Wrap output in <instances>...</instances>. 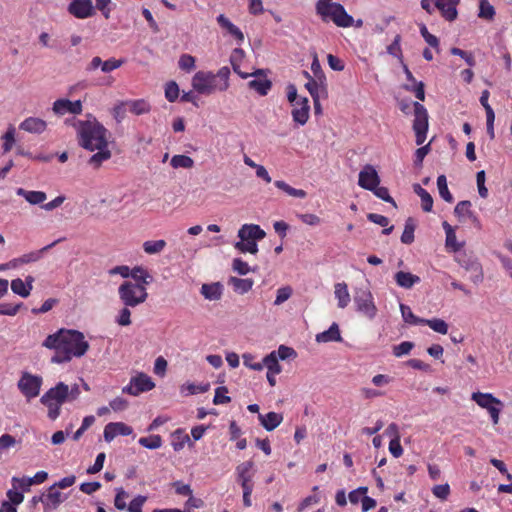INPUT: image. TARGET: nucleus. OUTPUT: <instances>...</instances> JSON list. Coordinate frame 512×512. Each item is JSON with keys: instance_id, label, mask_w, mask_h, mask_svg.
Here are the masks:
<instances>
[{"instance_id": "41", "label": "nucleus", "mask_w": 512, "mask_h": 512, "mask_svg": "<svg viewBox=\"0 0 512 512\" xmlns=\"http://www.w3.org/2000/svg\"><path fill=\"white\" fill-rule=\"evenodd\" d=\"M437 187L440 197L448 203L453 202L454 198L450 193L447 185V179L445 175H440L437 178Z\"/></svg>"}, {"instance_id": "20", "label": "nucleus", "mask_w": 512, "mask_h": 512, "mask_svg": "<svg viewBox=\"0 0 512 512\" xmlns=\"http://www.w3.org/2000/svg\"><path fill=\"white\" fill-rule=\"evenodd\" d=\"M47 127L46 122L43 119L36 117L26 118L20 123L19 128L29 133H42Z\"/></svg>"}, {"instance_id": "29", "label": "nucleus", "mask_w": 512, "mask_h": 512, "mask_svg": "<svg viewBox=\"0 0 512 512\" xmlns=\"http://www.w3.org/2000/svg\"><path fill=\"white\" fill-rule=\"evenodd\" d=\"M16 193L17 195L24 197L25 200L32 205L41 204L47 198L46 193L43 191H28L23 188H18Z\"/></svg>"}, {"instance_id": "10", "label": "nucleus", "mask_w": 512, "mask_h": 512, "mask_svg": "<svg viewBox=\"0 0 512 512\" xmlns=\"http://www.w3.org/2000/svg\"><path fill=\"white\" fill-rule=\"evenodd\" d=\"M354 302L357 310L369 319H373L376 316L377 308L374 304L373 295L368 289L357 291L354 297Z\"/></svg>"}, {"instance_id": "15", "label": "nucleus", "mask_w": 512, "mask_h": 512, "mask_svg": "<svg viewBox=\"0 0 512 512\" xmlns=\"http://www.w3.org/2000/svg\"><path fill=\"white\" fill-rule=\"evenodd\" d=\"M460 0H436L435 6L440 11L442 17L447 21H454L457 16V5Z\"/></svg>"}, {"instance_id": "45", "label": "nucleus", "mask_w": 512, "mask_h": 512, "mask_svg": "<svg viewBox=\"0 0 512 512\" xmlns=\"http://www.w3.org/2000/svg\"><path fill=\"white\" fill-rule=\"evenodd\" d=\"M415 224L412 218H408L405 223L404 231L401 235V242L411 244L414 241Z\"/></svg>"}, {"instance_id": "7", "label": "nucleus", "mask_w": 512, "mask_h": 512, "mask_svg": "<svg viewBox=\"0 0 512 512\" xmlns=\"http://www.w3.org/2000/svg\"><path fill=\"white\" fill-rule=\"evenodd\" d=\"M192 87L199 94L210 95L218 91L217 76L212 72L198 71L192 78Z\"/></svg>"}, {"instance_id": "38", "label": "nucleus", "mask_w": 512, "mask_h": 512, "mask_svg": "<svg viewBox=\"0 0 512 512\" xmlns=\"http://www.w3.org/2000/svg\"><path fill=\"white\" fill-rule=\"evenodd\" d=\"M167 243L165 240H148L143 243V250L149 255L158 254L164 250Z\"/></svg>"}, {"instance_id": "27", "label": "nucleus", "mask_w": 512, "mask_h": 512, "mask_svg": "<svg viewBox=\"0 0 512 512\" xmlns=\"http://www.w3.org/2000/svg\"><path fill=\"white\" fill-rule=\"evenodd\" d=\"M228 284L232 286L236 293L245 294L252 289L254 281L250 278L242 279L231 276L228 279Z\"/></svg>"}, {"instance_id": "2", "label": "nucleus", "mask_w": 512, "mask_h": 512, "mask_svg": "<svg viewBox=\"0 0 512 512\" xmlns=\"http://www.w3.org/2000/svg\"><path fill=\"white\" fill-rule=\"evenodd\" d=\"M73 126L77 131L79 145L89 151L97 150L89 158L88 163L93 168L98 169L112 155L108 149L107 129L96 119L93 121L78 120L73 122Z\"/></svg>"}, {"instance_id": "37", "label": "nucleus", "mask_w": 512, "mask_h": 512, "mask_svg": "<svg viewBox=\"0 0 512 512\" xmlns=\"http://www.w3.org/2000/svg\"><path fill=\"white\" fill-rule=\"evenodd\" d=\"M244 54L243 50L240 49V48H236L234 51H233V55L231 57V64L233 66V70L235 73H237L241 78L243 79H246L250 76H260V75H264V70L262 69H257L256 71H254L253 73H244L242 71H240L239 69V66L235 63V56L238 55L239 57H242Z\"/></svg>"}, {"instance_id": "63", "label": "nucleus", "mask_w": 512, "mask_h": 512, "mask_svg": "<svg viewBox=\"0 0 512 512\" xmlns=\"http://www.w3.org/2000/svg\"><path fill=\"white\" fill-rule=\"evenodd\" d=\"M146 500H147L146 496L138 495L137 497L132 499V501L126 507V509L128 510V512H142V507H143L144 503L146 502Z\"/></svg>"}, {"instance_id": "49", "label": "nucleus", "mask_w": 512, "mask_h": 512, "mask_svg": "<svg viewBox=\"0 0 512 512\" xmlns=\"http://www.w3.org/2000/svg\"><path fill=\"white\" fill-rule=\"evenodd\" d=\"M450 492L451 490L448 483L435 485L432 488V494L441 501H446L450 495Z\"/></svg>"}, {"instance_id": "11", "label": "nucleus", "mask_w": 512, "mask_h": 512, "mask_svg": "<svg viewBox=\"0 0 512 512\" xmlns=\"http://www.w3.org/2000/svg\"><path fill=\"white\" fill-rule=\"evenodd\" d=\"M67 12L77 19H87L95 15L92 0H70Z\"/></svg>"}, {"instance_id": "36", "label": "nucleus", "mask_w": 512, "mask_h": 512, "mask_svg": "<svg viewBox=\"0 0 512 512\" xmlns=\"http://www.w3.org/2000/svg\"><path fill=\"white\" fill-rule=\"evenodd\" d=\"M170 165L174 169H178V168L191 169L194 167V160L190 156L178 154V155H174L171 158Z\"/></svg>"}, {"instance_id": "60", "label": "nucleus", "mask_w": 512, "mask_h": 512, "mask_svg": "<svg viewBox=\"0 0 512 512\" xmlns=\"http://www.w3.org/2000/svg\"><path fill=\"white\" fill-rule=\"evenodd\" d=\"M232 269L239 275H246L250 272V267L247 262L241 258H235L232 262Z\"/></svg>"}, {"instance_id": "33", "label": "nucleus", "mask_w": 512, "mask_h": 512, "mask_svg": "<svg viewBox=\"0 0 512 512\" xmlns=\"http://www.w3.org/2000/svg\"><path fill=\"white\" fill-rule=\"evenodd\" d=\"M248 87L255 90L259 95L266 96L272 87L269 79H254L248 82Z\"/></svg>"}, {"instance_id": "50", "label": "nucleus", "mask_w": 512, "mask_h": 512, "mask_svg": "<svg viewBox=\"0 0 512 512\" xmlns=\"http://www.w3.org/2000/svg\"><path fill=\"white\" fill-rule=\"evenodd\" d=\"M227 393L228 389L225 386H220L216 388L213 403L215 405L230 403L231 398L226 395Z\"/></svg>"}, {"instance_id": "61", "label": "nucleus", "mask_w": 512, "mask_h": 512, "mask_svg": "<svg viewBox=\"0 0 512 512\" xmlns=\"http://www.w3.org/2000/svg\"><path fill=\"white\" fill-rule=\"evenodd\" d=\"M292 295V288L289 286L281 287L277 290L275 305H280L287 301Z\"/></svg>"}, {"instance_id": "40", "label": "nucleus", "mask_w": 512, "mask_h": 512, "mask_svg": "<svg viewBox=\"0 0 512 512\" xmlns=\"http://www.w3.org/2000/svg\"><path fill=\"white\" fill-rule=\"evenodd\" d=\"M494 16L495 9L493 5L490 4L489 0H479L478 17L481 19L491 21L494 19Z\"/></svg>"}, {"instance_id": "64", "label": "nucleus", "mask_w": 512, "mask_h": 512, "mask_svg": "<svg viewBox=\"0 0 512 512\" xmlns=\"http://www.w3.org/2000/svg\"><path fill=\"white\" fill-rule=\"evenodd\" d=\"M128 498V493L124 491L122 488L118 489L115 499L114 505L118 510H125L127 507L126 499Z\"/></svg>"}, {"instance_id": "8", "label": "nucleus", "mask_w": 512, "mask_h": 512, "mask_svg": "<svg viewBox=\"0 0 512 512\" xmlns=\"http://www.w3.org/2000/svg\"><path fill=\"white\" fill-rule=\"evenodd\" d=\"M155 387L152 378L143 372L137 373L130 379L128 385L122 388V392L131 396H138L141 393L148 392Z\"/></svg>"}, {"instance_id": "57", "label": "nucleus", "mask_w": 512, "mask_h": 512, "mask_svg": "<svg viewBox=\"0 0 512 512\" xmlns=\"http://www.w3.org/2000/svg\"><path fill=\"white\" fill-rule=\"evenodd\" d=\"M452 55L460 56L462 59L465 60V62L470 66L473 67L475 65V59L471 52L464 51L460 48L453 47L450 50Z\"/></svg>"}, {"instance_id": "32", "label": "nucleus", "mask_w": 512, "mask_h": 512, "mask_svg": "<svg viewBox=\"0 0 512 512\" xmlns=\"http://www.w3.org/2000/svg\"><path fill=\"white\" fill-rule=\"evenodd\" d=\"M130 276L135 280L134 283H136V284H143L144 287L149 285L150 282L152 281V277L149 274V272L147 271V269H145V268H143L141 266L134 267L131 270Z\"/></svg>"}, {"instance_id": "47", "label": "nucleus", "mask_w": 512, "mask_h": 512, "mask_svg": "<svg viewBox=\"0 0 512 512\" xmlns=\"http://www.w3.org/2000/svg\"><path fill=\"white\" fill-rule=\"evenodd\" d=\"M400 310L404 321L408 324H422L423 319L414 315L411 308L405 304H400Z\"/></svg>"}, {"instance_id": "35", "label": "nucleus", "mask_w": 512, "mask_h": 512, "mask_svg": "<svg viewBox=\"0 0 512 512\" xmlns=\"http://www.w3.org/2000/svg\"><path fill=\"white\" fill-rule=\"evenodd\" d=\"M62 494L56 490V485H52L48 493L45 497V500H43V503L51 508H57L62 503Z\"/></svg>"}, {"instance_id": "46", "label": "nucleus", "mask_w": 512, "mask_h": 512, "mask_svg": "<svg viewBox=\"0 0 512 512\" xmlns=\"http://www.w3.org/2000/svg\"><path fill=\"white\" fill-rule=\"evenodd\" d=\"M3 140V153H8L11 151L13 145L15 144V128L14 126L10 125L5 132V134L2 136Z\"/></svg>"}, {"instance_id": "3", "label": "nucleus", "mask_w": 512, "mask_h": 512, "mask_svg": "<svg viewBox=\"0 0 512 512\" xmlns=\"http://www.w3.org/2000/svg\"><path fill=\"white\" fill-rule=\"evenodd\" d=\"M80 393L78 384L69 387L64 382H58L41 396L40 402L47 408L48 418L54 421L60 416L62 405L77 400Z\"/></svg>"}, {"instance_id": "58", "label": "nucleus", "mask_w": 512, "mask_h": 512, "mask_svg": "<svg viewBox=\"0 0 512 512\" xmlns=\"http://www.w3.org/2000/svg\"><path fill=\"white\" fill-rule=\"evenodd\" d=\"M179 68L185 71H191L195 68V58L189 54H183L178 62Z\"/></svg>"}, {"instance_id": "23", "label": "nucleus", "mask_w": 512, "mask_h": 512, "mask_svg": "<svg viewBox=\"0 0 512 512\" xmlns=\"http://www.w3.org/2000/svg\"><path fill=\"white\" fill-rule=\"evenodd\" d=\"M471 399L483 409L488 408L490 404H496L503 407V402L494 397L491 393L474 392L472 393Z\"/></svg>"}, {"instance_id": "4", "label": "nucleus", "mask_w": 512, "mask_h": 512, "mask_svg": "<svg viewBox=\"0 0 512 512\" xmlns=\"http://www.w3.org/2000/svg\"><path fill=\"white\" fill-rule=\"evenodd\" d=\"M315 11L325 23L332 22L341 28H348L354 25L353 17L347 13L344 6L333 0H317Z\"/></svg>"}, {"instance_id": "22", "label": "nucleus", "mask_w": 512, "mask_h": 512, "mask_svg": "<svg viewBox=\"0 0 512 512\" xmlns=\"http://www.w3.org/2000/svg\"><path fill=\"white\" fill-rule=\"evenodd\" d=\"M394 279H395L397 285L404 289H410L415 284H418L421 281L419 276L414 275L410 272H404V271H398L395 274Z\"/></svg>"}, {"instance_id": "34", "label": "nucleus", "mask_w": 512, "mask_h": 512, "mask_svg": "<svg viewBox=\"0 0 512 512\" xmlns=\"http://www.w3.org/2000/svg\"><path fill=\"white\" fill-rule=\"evenodd\" d=\"M274 185L278 189H280L283 192H285L286 194H288L289 196L300 198V199L306 198V196H307V193L305 190L293 188L292 186H290L283 180H276L274 182Z\"/></svg>"}, {"instance_id": "17", "label": "nucleus", "mask_w": 512, "mask_h": 512, "mask_svg": "<svg viewBox=\"0 0 512 512\" xmlns=\"http://www.w3.org/2000/svg\"><path fill=\"white\" fill-rule=\"evenodd\" d=\"M265 232L256 224H244L238 231L241 241H256L265 237Z\"/></svg>"}, {"instance_id": "28", "label": "nucleus", "mask_w": 512, "mask_h": 512, "mask_svg": "<svg viewBox=\"0 0 512 512\" xmlns=\"http://www.w3.org/2000/svg\"><path fill=\"white\" fill-rule=\"evenodd\" d=\"M218 24L223 28L226 29L229 34H231L233 37H235L239 42H243L244 35L242 31L234 25L225 15L220 14L217 17Z\"/></svg>"}, {"instance_id": "48", "label": "nucleus", "mask_w": 512, "mask_h": 512, "mask_svg": "<svg viewBox=\"0 0 512 512\" xmlns=\"http://www.w3.org/2000/svg\"><path fill=\"white\" fill-rule=\"evenodd\" d=\"M11 289L13 291V293L21 296V297H28L30 295V288H28L25 284V282L20 279V278H16L14 280H12L11 282Z\"/></svg>"}, {"instance_id": "43", "label": "nucleus", "mask_w": 512, "mask_h": 512, "mask_svg": "<svg viewBox=\"0 0 512 512\" xmlns=\"http://www.w3.org/2000/svg\"><path fill=\"white\" fill-rule=\"evenodd\" d=\"M230 69L226 66L220 68L214 76H217L218 91H225L229 87Z\"/></svg>"}, {"instance_id": "5", "label": "nucleus", "mask_w": 512, "mask_h": 512, "mask_svg": "<svg viewBox=\"0 0 512 512\" xmlns=\"http://www.w3.org/2000/svg\"><path fill=\"white\" fill-rule=\"evenodd\" d=\"M118 295L124 306L132 308L144 303L148 297L147 288L132 281H124L118 288Z\"/></svg>"}, {"instance_id": "13", "label": "nucleus", "mask_w": 512, "mask_h": 512, "mask_svg": "<svg viewBox=\"0 0 512 512\" xmlns=\"http://www.w3.org/2000/svg\"><path fill=\"white\" fill-rule=\"evenodd\" d=\"M52 110L56 115H59V116H62L66 113L78 115V114L82 113L83 106H82V102L80 100L70 101L68 99L61 98V99H57L53 103Z\"/></svg>"}, {"instance_id": "19", "label": "nucleus", "mask_w": 512, "mask_h": 512, "mask_svg": "<svg viewBox=\"0 0 512 512\" xmlns=\"http://www.w3.org/2000/svg\"><path fill=\"white\" fill-rule=\"evenodd\" d=\"M260 424L267 430L273 431L283 421V415L276 412H268L267 414H258Z\"/></svg>"}, {"instance_id": "42", "label": "nucleus", "mask_w": 512, "mask_h": 512, "mask_svg": "<svg viewBox=\"0 0 512 512\" xmlns=\"http://www.w3.org/2000/svg\"><path fill=\"white\" fill-rule=\"evenodd\" d=\"M422 324L428 325L432 330L440 334L448 333V324L439 318L423 319Z\"/></svg>"}, {"instance_id": "12", "label": "nucleus", "mask_w": 512, "mask_h": 512, "mask_svg": "<svg viewBox=\"0 0 512 512\" xmlns=\"http://www.w3.org/2000/svg\"><path fill=\"white\" fill-rule=\"evenodd\" d=\"M380 184V177L376 169L367 164L359 173L358 185L366 190L372 191Z\"/></svg>"}, {"instance_id": "30", "label": "nucleus", "mask_w": 512, "mask_h": 512, "mask_svg": "<svg viewBox=\"0 0 512 512\" xmlns=\"http://www.w3.org/2000/svg\"><path fill=\"white\" fill-rule=\"evenodd\" d=\"M125 102L129 111L135 115L146 114L151 110L150 104L144 99L128 100Z\"/></svg>"}, {"instance_id": "59", "label": "nucleus", "mask_w": 512, "mask_h": 512, "mask_svg": "<svg viewBox=\"0 0 512 512\" xmlns=\"http://www.w3.org/2000/svg\"><path fill=\"white\" fill-rule=\"evenodd\" d=\"M414 344L409 341L401 342L400 344L394 346L393 348V354L396 357H401L403 355L409 354L410 351L413 349Z\"/></svg>"}, {"instance_id": "26", "label": "nucleus", "mask_w": 512, "mask_h": 512, "mask_svg": "<svg viewBox=\"0 0 512 512\" xmlns=\"http://www.w3.org/2000/svg\"><path fill=\"white\" fill-rule=\"evenodd\" d=\"M62 240H63L62 238L57 239L54 242H52L51 244L43 247L41 250L32 251L30 253L23 254L21 257H19L18 259H15L14 261L19 262L21 264L36 262L42 257L43 252L48 251L49 249H51L53 246H55L57 243L61 242Z\"/></svg>"}, {"instance_id": "39", "label": "nucleus", "mask_w": 512, "mask_h": 512, "mask_svg": "<svg viewBox=\"0 0 512 512\" xmlns=\"http://www.w3.org/2000/svg\"><path fill=\"white\" fill-rule=\"evenodd\" d=\"M471 206V202L468 200L458 202L455 206L454 213L459 221H464L468 219L469 216H472L473 211L471 210Z\"/></svg>"}, {"instance_id": "1", "label": "nucleus", "mask_w": 512, "mask_h": 512, "mask_svg": "<svg viewBox=\"0 0 512 512\" xmlns=\"http://www.w3.org/2000/svg\"><path fill=\"white\" fill-rule=\"evenodd\" d=\"M42 345L55 351L51 362L56 364L67 363L73 358H80L90 348L82 332L65 328L48 335Z\"/></svg>"}, {"instance_id": "14", "label": "nucleus", "mask_w": 512, "mask_h": 512, "mask_svg": "<svg viewBox=\"0 0 512 512\" xmlns=\"http://www.w3.org/2000/svg\"><path fill=\"white\" fill-rule=\"evenodd\" d=\"M291 112L293 121L301 126L309 120L310 105L307 97H300Z\"/></svg>"}, {"instance_id": "62", "label": "nucleus", "mask_w": 512, "mask_h": 512, "mask_svg": "<svg viewBox=\"0 0 512 512\" xmlns=\"http://www.w3.org/2000/svg\"><path fill=\"white\" fill-rule=\"evenodd\" d=\"M375 196L382 199L385 202L391 203L394 206L396 205L394 199L390 196L388 188L384 186H376L375 189L372 190Z\"/></svg>"}, {"instance_id": "24", "label": "nucleus", "mask_w": 512, "mask_h": 512, "mask_svg": "<svg viewBox=\"0 0 512 512\" xmlns=\"http://www.w3.org/2000/svg\"><path fill=\"white\" fill-rule=\"evenodd\" d=\"M201 294L210 301L219 300L223 294V286L219 282L211 284H203L201 287Z\"/></svg>"}, {"instance_id": "52", "label": "nucleus", "mask_w": 512, "mask_h": 512, "mask_svg": "<svg viewBox=\"0 0 512 512\" xmlns=\"http://www.w3.org/2000/svg\"><path fill=\"white\" fill-rule=\"evenodd\" d=\"M165 97L169 102H175L179 97V87L176 82L170 81L165 87Z\"/></svg>"}, {"instance_id": "54", "label": "nucleus", "mask_w": 512, "mask_h": 512, "mask_svg": "<svg viewBox=\"0 0 512 512\" xmlns=\"http://www.w3.org/2000/svg\"><path fill=\"white\" fill-rule=\"evenodd\" d=\"M235 248L243 253L249 252L251 254H256L258 252L256 241H239L235 244Z\"/></svg>"}, {"instance_id": "6", "label": "nucleus", "mask_w": 512, "mask_h": 512, "mask_svg": "<svg viewBox=\"0 0 512 512\" xmlns=\"http://www.w3.org/2000/svg\"><path fill=\"white\" fill-rule=\"evenodd\" d=\"M414 108L413 130L415 132L416 144L421 145L426 140L428 131V112L419 102L412 103Z\"/></svg>"}, {"instance_id": "53", "label": "nucleus", "mask_w": 512, "mask_h": 512, "mask_svg": "<svg viewBox=\"0 0 512 512\" xmlns=\"http://www.w3.org/2000/svg\"><path fill=\"white\" fill-rule=\"evenodd\" d=\"M465 268L467 270H471V271L475 272V275L472 278V281L475 284L482 282L483 271H482V266L478 261H471L469 264L465 265Z\"/></svg>"}, {"instance_id": "31", "label": "nucleus", "mask_w": 512, "mask_h": 512, "mask_svg": "<svg viewBox=\"0 0 512 512\" xmlns=\"http://www.w3.org/2000/svg\"><path fill=\"white\" fill-rule=\"evenodd\" d=\"M414 192L421 199V207L424 212H431L433 207V198L430 193L422 188L419 184L413 186Z\"/></svg>"}, {"instance_id": "51", "label": "nucleus", "mask_w": 512, "mask_h": 512, "mask_svg": "<svg viewBox=\"0 0 512 512\" xmlns=\"http://www.w3.org/2000/svg\"><path fill=\"white\" fill-rule=\"evenodd\" d=\"M240 486L242 487L243 490V505L244 507L248 508L252 505L251 495L254 489V481L240 483Z\"/></svg>"}, {"instance_id": "9", "label": "nucleus", "mask_w": 512, "mask_h": 512, "mask_svg": "<svg viewBox=\"0 0 512 512\" xmlns=\"http://www.w3.org/2000/svg\"><path fill=\"white\" fill-rule=\"evenodd\" d=\"M43 379L41 376L24 372L18 381V389L28 399L37 397L40 393Z\"/></svg>"}, {"instance_id": "55", "label": "nucleus", "mask_w": 512, "mask_h": 512, "mask_svg": "<svg viewBox=\"0 0 512 512\" xmlns=\"http://www.w3.org/2000/svg\"><path fill=\"white\" fill-rule=\"evenodd\" d=\"M12 485L14 489H20L22 492H29L30 487L32 486V481L30 480V477H13Z\"/></svg>"}, {"instance_id": "16", "label": "nucleus", "mask_w": 512, "mask_h": 512, "mask_svg": "<svg viewBox=\"0 0 512 512\" xmlns=\"http://www.w3.org/2000/svg\"><path fill=\"white\" fill-rule=\"evenodd\" d=\"M304 76L308 79L305 88L309 91L312 99L320 98L321 94L326 95V86L324 84L325 77L322 75L318 79L313 78L308 72H304Z\"/></svg>"}, {"instance_id": "18", "label": "nucleus", "mask_w": 512, "mask_h": 512, "mask_svg": "<svg viewBox=\"0 0 512 512\" xmlns=\"http://www.w3.org/2000/svg\"><path fill=\"white\" fill-rule=\"evenodd\" d=\"M253 461H245L236 467L235 475L237 483L253 482L255 471Z\"/></svg>"}, {"instance_id": "21", "label": "nucleus", "mask_w": 512, "mask_h": 512, "mask_svg": "<svg viewBox=\"0 0 512 512\" xmlns=\"http://www.w3.org/2000/svg\"><path fill=\"white\" fill-rule=\"evenodd\" d=\"M318 343L341 342L342 337L337 323H333L328 330L316 335Z\"/></svg>"}, {"instance_id": "25", "label": "nucleus", "mask_w": 512, "mask_h": 512, "mask_svg": "<svg viewBox=\"0 0 512 512\" xmlns=\"http://www.w3.org/2000/svg\"><path fill=\"white\" fill-rule=\"evenodd\" d=\"M334 294L338 301V307L342 309L346 308L350 303V294L347 284L345 282L336 283L334 285Z\"/></svg>"}, {"instance_id": "44", "label": "nucleus", "mask_w": 512, "mask_h": 512, "mask_svg": "<svg viewBox=\"0 0 512 512\" xmlns=\"http://www.w3.org/2000/svg\"><path fill=\"white\" fill-rule=\"evenodd\" d=\"M138 443L147 449H158L162 446V437L160 435L141 437Z\"/></svg>"}, {"instance_id": "56", "label": "nucleus", "mask_w": 512, "mask_h": 512, "mask_svg": "<svg viewBox=\"0 0 512 512\" xmlns=\"http://www.w3.org/2000/svg\"><path fill=\"white\" fill-rule=\"evenodd\" d=\"M243 364L255 371H261L263 369V364L261 362L256 361V357L250 353H245L242 356Z\"/></svg>"}]
</instances>
